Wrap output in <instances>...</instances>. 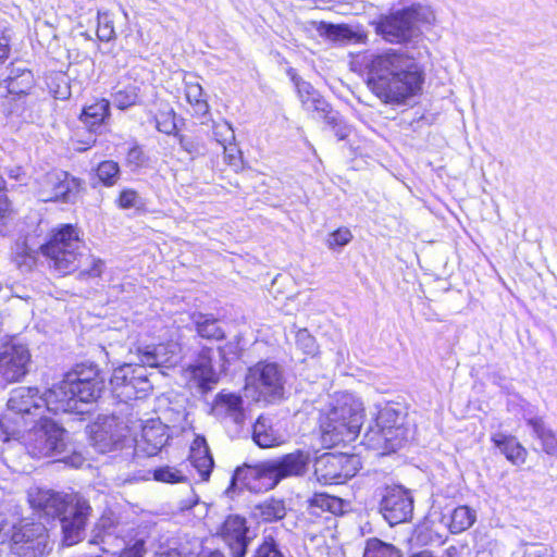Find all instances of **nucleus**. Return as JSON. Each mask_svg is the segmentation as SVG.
<instances>
[{
    "label": "nucleus",
    "mask_w": 557,
    "mask_h": 557,
    "mask_svg": "<svg viewBox=\"0 0 557 557\" xmlns=\"http://www.w3.org/2000/svg\"><path fill=\"white\" fill-rule=\"evenodd\" d=\"M476 519L475 511L468 506H459L454 509L450 516L449 530L454 534L468 530Z\"/></svg>",
    "instance_id": "36"
},
{
    "label": "nucleus",
    "mask_w": 557,
    "mask_h": 557,
    "mask_svg": "<svg viewBox=\"0 0 557 557\" xmlns=\"http://www.w3.org/2000/svg\"><path fill=\"white\" fill-rule=\"evenodd\" d=\"M104 389V380L95 368H90L86 373L74 372L65 374L63 385L57 389V393H72L75 406L96 401ZM55 393V391L53 392Z\"/></svg>",
    "instance_id": "13"
},
{
    "label": "nucleus",
    "mask_w": 557,
    "mask_h": 557,
    "mask_svg": "<svg viewBox=\"0 0 557 557\" xmlns=\"http://www.w3.org/2000/svg\"><path fill=\"white\" fill-rule=\"evenodd\" d=\"M117 203L122 209H131L140 207L143 201L134 189H123L117 199Z\"/></svg>",
    "instance_id": "50"
},
{
    "label": "nucleus",
    "mask_w": 557,
    "mask_h": 557,
    "mask_svg": "<svg viewBox=\"0 0 557 557\" xmlns=\"http://www.w3.org/2000/svg\"><path fill=\"white\" fill-rule=\"evenodd\" d=\"M81 182L63 171H51L37 181V196L41 201L74 202Z\"/></svg>",
    "instance_id": "12"
},
{
    "label": "nucleus",
    "mask_w": 557,
    "mask_h": 557,
    "mask_svg": "<svg viewBox=\"0 0 557 557\" xmlns=\"http://www.w3.org/2000/svg\"><path fill=\"white\" fill-rule=\"evenodd\" d=\"M30 361L28 348L14 341L9 339L0 344V375L8 382H15L22 379L28 371Z\"/></svg>",
    "instance_id": "14"
},
{
    "label": "nucleus",
    "mask_w": 557,
    "mask_h": 557,
    "mask_svg": "<svg viewBox=\"0 0 557 557\" xmlns=\"http://www.w3.org/2000/svg\"><path fill=\"white\" fill-rule=\"evenodd\" d=\"M367 69L369 88L386 103H401L421 89L422 71L406 53L389 50L373 55Z\"/></svg>",
    "instance_id": "1"
},
{
    "label": "nucleus",
    "mask_w": 557,
    "mask_h": 557,
    "mask_svg": "<svg viewBox=\"0 0 557 557\" xmlns=\"http://www.w3.org/2000/svg\"><path fill=\"white\" fill-rule=\"evenodd\" d=\"M198 503V498L196 496H193L190 499L184 502L182 504V509L185 510V509H190L193 508L195 505H197Z\"/></svg>",
    "instance_id": "60"
},
{
    "label": "nucleus",
    "mask_w": 557,
    "mask_h": 557,
    "mask_svg": "<svg viewBox=\"0 0 557 557\" xmlns=\"http://www.w3.org/2000/svg\"><path fill=\"white\" fill-rule=\"evenodd\" d=\"M189 459L191 465L197 469L201 480L207 481L214 462L205 437L197 436L194 440L190 446Z\"/></svg>",
    "instance_id": "26"
},
{
    "label": "nucleus",
    "mask_w": 557,
    "mask_h": 557,
    "mask_svg": "<svg viewBox=\"0 0 557 557\" xmlns=\"http://www.w3.org/2000/svg\"><path fill=\"white\" fill-rule=\"evenodd\" d=\"M168 428L159 420H149L143 426L139 438H136L138 449L148 456H154L168 442Z\"/></svg>",
    "instance_id": "22"
},
{
    "label": "nucleus",
    "mask_w": 557,
    "mask_h": 557,
    "mask_svg": "<svg viewBox=\"0 0 557 557\" xmlns=\"http://www.w3.org/2000/svg\"><path fill=\"white\" fill-rule=\"evenodd\" d=\"M136 354L145 369L147 367L171 368L181 360V346L177 342L169 341L157 345L139 346Z\"/></svg>",
    "instance_id": "17"
},
{
    "label": "nucleus",
    "mask_w": 557,
    "mask_h": 557,
    "mask_svg": "<svg viewBox=\"0 0 557 557\" xmlns=\"http://www.w3.org/2000/svg\"><path fill=\"white\" fill-rule=\"evenodd\" d=\"M169 555H170V556H173V557H177V556H178V553L173 552V553H170Z\"/></svg>",
    "instance_id": "62"
},
{
    "label": "nucleus",
    "mask_w": 557,
    "mask_h": 557,
    "mask_svg": "<svg viewBox=\"0 0 557 557\" xmlns=\"http://www.w3.org/2000/svg\"><path fill=\"white\" fill-rule=\"evenodd\" d=\"M10 54V39L1 35L0 36V67L5 62V60L9 58Z\"/></svg>",
    "instance_id": "57"
},
{
    "label": "nucleus",
    "mask_w": 557,
    "mask_h": 557,
    "mask_svg": "<svg viewBox=\"0 0 557 557\" xmlns=\"http://www.w3.org/2000/svg\"><path fill=\"white\" fill-rule=\"evenodd\" d=\"M363 404L356 396L345 393L335 398L320 416V430L329 446L354 441L363 421Z\"/></svg>",
    "instance_id": "4"
},
{
    "label": "nucleus",
    "mask_w": 557,
    "mask_h": 557,
    "mask_svg": "<svg viewBox=\"0 0 557 557\" xmlns=\"http://www.w3.org/2000/svg\"><path fill=\"white\" fill-rule=\"evenodd\" d=\"M528 425L533 430L534 436L540 441L543 451L557 456V437L552 429L547 428L542 418L528 419Z\"/></svg>",
    "instance_id": "28"
},
{
    "label": "nucleus",
    "mask_w": 557,
    "mask_h": 557,
    "mask_svg": "<svg viewBox=\"0 0 557 557\" xmlns=\"http://www.w3.org/2000/svg\"><path fill=\"white\" fill-rule=\"evenodd\" d=\"M222 148L224 151L225 162H227L230 165H232L234 168H239L242 157H240V151L237 148L235 141H233L230 145H225Z\"/></svg>",
    "instance_id": "55"
},
{
    "label": "nucleus",
    "mask_w": 557,
    "mask_h": 557,
    "mask_svg": "<svg viewBox=\"0 0 557 557\" xmlns=\"http://www.w3.org/2000/svg\"><path fill=\"white\" fill-rule=\"evenodd\" d=\"M345 461L344 455L326 454L320 457L315 462L314 474L322 484H341L342 462Z\"/></svg>",
    "instance_id": "23"
},
{
    "label": "nucleus",
    "mask_w": 557,
    "mask_h": 557,
    "mask_svg": "<svg viewBox=\"0 0 557 557\" xmlns=\"http://www.w3.org/2000/svg\"><path fill=\"white\" fill-rule=\"evenodd\" d=\"M120 175L119 164L114 161H103L97 168V176L107 186H113Z\"/></svg>",
    "instance_id": "40"
},
{
    "label": "nucleus",
    "mask_w": 557,
    "mask_h": 557,
    "mask_svg": "<svg viewBox=\"0 0 557 557\" xmlns=\"http://www.w3.org/2000/svg\"><path fill=\"white\" fill-rule=\"evenodd\" d=\"M5 173L10 180L17 182L22 186H26L29 182L27 171L21 165L8 166Z\"/></svg>",
    "instance_id": "54"
},
{
    "label": "nucleus",
    "mask_w": 557,
    "mask_h": 557,
    "mask_svg": "<svg viewBox=\"0 0 557 557\" xmlns=\"http://www.w3.org/2000/svg\"><path fill=\"white\" fill-rule=\"evenodd\" d=\"M219 536L228 546L232 557H245L252 540L246 519L237 515L228 516L224 520L219 529Z\"/></svg>",
    "instance_id": "18"
},
{
    "label": "nucleus",
    "mask_w": 557,
    "mask_h": 557,
    "mask_svg": "<svg viewBox=\"0 0 557 557\" xmlns=\"http://www.w3.org/2000/svg\"><path fill=\"white\" fill-rule=\"evenodd\" d=\"M153 479L164 483H177L184 480V475L175 468L161 467L153 471Z\"/></svg>",
    "instance_id": "47"
},
{
    "label": "nucleus",
    "mask_w": 557,
    "mask_h": 557,
    "mask_svg": "<svg viewBox=\"0 0 557 557\" xmlns=\"http://www.w3.org/2000/svg\"><path fill=\"white\" fill-rule=\"evenodd\" d=\"M376 32L391 44L409 42L422 34L419 27L413 26L404 9L381 18Z\"/></svg>",
    "instance_id": "15"
},
{
    "label": "nucleus",
    "mask_w": 557,
    "mask_h": 557,
    "mask_svg": "<svg viewBox=\"0 0 557 557\" xmlns=\"http://www.w3.org/2000/svg\"><path fill=\"white\" fill-rule=\"evenodd\" d=\"M141 154H143L141 150L138 147H134V148L129 149L128 154H127V160H128V162L135 163L136 165H138L141 162Z\"/></svg>",
    "instance_id": "59"
},
{
    "label": "nucleus",
    "mask_w": 557,
    "mask_h": 557,
    "mask_svg": "<svg viewBox=\"0 0 557 557\" xmlns=\"http://www.w3.org/2000/svg\"><path fill=\"white\" fill-rule=\"evenodd\" d=\"M492 442L503 455L513 465H522L527 459L525 448L511 435L496 433Z\"/></svg>",
    "instance_id": "27"
},
{
    "label": "nucleus",
    "mask_w": 557,
    "mask_h": 557,
    "mask_svg": "<svg viewBox=\"0 0 557 557\" xmlns=\"http://www.w3.org/2000/svg\"><path fill=\"white\" fill-rule=\"evenodd\" d=\"M213 413L219 418H231L235 423H242L244 413L242 398L232 393H221L216 396L213 407Z\"/></svg>",
    "instance_id": "25"
},
{
    "label": "nucleus",
    "mask_w": 557,
    "mask_h": 557,
    "mask_svg": "<svg viewBox=\"0 0 557 557\" xmlns=\"http://www.w3.org/2000/svg\"><path fill=\"white\" fill-rule=\"evenodd\" d=\"M38 393V388L28 386L11 391L7 412L0 418V426L8 436L18 434L27 422L45 417L42 395Z\"/></svg>",
    "instance_id": "7"
},
{
    "label": "nucleus",
    "mask_w": 557,
    "mask_h": 557,
    "mask_svg": "<svg viewBox=\"0 0 557 557\" xmlns=\"http://www.w3.org/2000/svg\"><path fill=\"white\" fill-rule=\"evenodd\" d=\"M66 431L47 417L23 434V445L36 458L59 455L66 450Z\"/></svg>",
    "instance_id": "9"
},
{
    "label": "nucleus",
    "mask_w": 557,
    "mask_h": 557,
    "mask_svg": "<svg viewBox=\"0 0 557 557\" xmlns=\"http://www.w3.org/2000/svg\"><path fill=\"white\" fill-rule=\"evenodd\" d=\"M137 100L138 88L136 86L125 87L113 95V103L120 110H125L136 104Z\"/></svg>",
    "instance_id": "41"
},
{
    "label": "nucleus",
    "mask_w": 557,
    "mask_h": 557,
    "mask_svg": "<svg viewBox=\"0 0 557 557\" xmlns=\"http://www.w3.org/2000/svg\"><path fill=\"white\" fill-rule=\"evenodd\" d=\"M313 503L333 513L341 508V500L338 498L324 494L315 495Z\"/></svg>",
    "instance_id": "53"
},
{
    "label": "nucleus",
    "mask_w": 557,
    "mask_h": 557,
    "mask_svg": "<svg viewBox=\"0 0 557 557\" xmlns=\"http://www.w3.org/2000/svg\"><path fill=\"white\" fill-rule=\"evenodd\" d=\"M125 436V428L115 419H110L92 428L90 441L96 450L104 454L115 449Z\"/></svg>",
    "instance_id": "20"
},
{
    "label": "nucleus",
    "mask_w": 557,
    "mask_h": 557,
    "mask_svg": "<svg viewBox=\"0 0 557 557\" xmlns=\"http://www.w3.org/2000/svg\"><path fill=\"white\" fill-rule=\"evenodd\" d=\"M213 135L215 140L224 147L225 145H230L235 141V132L232 125L226 122L216 123L213 127Z\"/></svg>",
    "instance_id": "45"
},
{
    "label": "nucleus",
    "mask_w": 557,
    "mask_h": 557,
    "mask_svg": "<svg viewBox=\"0 0 557 557\" xmlns=\"http://www.w3.org/2000/svg\"><path fill=\"white\" fill-rule=\"evenodd\" d=\"M293 81L306 111L313 113L314 117L323 119L329 124L336 123V115L332 112L330 104L310 83L296 77H293Z\"/></svg>",
    "instance_id": "19"
},
{
    "label": "nucleus",
    "mask_w": 557,
    "mask_h": 557,
    "mask_svg": "<svg viewBox=\"0 0 557 557\" xmlns=\"http://www.w3.org/2000/svg\"><path fill=\"white\" fill-rule=\"evenodd\" d=\"M8 543L16 557H42L51 548L46 527L28 519L12 524Z\"/></svg>",
    "instance_id": "10"
},
{
    "label": "nucleus",
    "mask_w": 557,
    "mask_h": 557,
    "mask_svg": "<svg viewBox=\"0 0 557 557\" xmlns=\"http://www.w3.org/2000/svg\"><path fill=\"white\" fill-rule=\"evenodd\" d=\"M109 113L110 102L107 99H99L84 108L81 120L89 127H94L103 123Z\"/></svg>",
    "instance_id": "32"
},
{
    "label": "nucleus",
    "mask_w": 557,
    "mask_h": 557,
    "mask_svg": "<svg viewBox=\"0 0 557 557\" xmlns=\"http://www.w3.org/2000/svg\"><path fill=\"white\" fill-rule=\"evenodd\" d=\"M255 557H290L285 555L278 547L274 539L265 536L263 543L258 547Z\"/></svg>",
    "instance_id": "46"
},
{
    "label": "nucleus",
    "mask_w": 557,
    "mask_h": 557,
    "mask_svg": "<svg viewBox=\"0 0 557 557\" xmlns=\"http://www.w3.org/2000/svg\"><path fill=\"white\" fill-rule=\"evenodd\" d=\"M38 251L26 240H17L13 247L12 258L22 271H29L37 262Z\"/></svg>",
    "instance_id": "33"
},
{
    "label": "nucleus",
    "mask_w": 557,
    "mask_h": 557,
    "mask_svg": "<svg viewBox=\"0 0 557 557\" xmlns=\"http://www.w3.org/2000/svg\"><path fill=\"white\" fill-rule=\"evenodd\" d=\"M28 503L38 512L47 517H61L63 543L72 546L83 537L91 507L79 495L64 496L51 490L30 487Z\"/></svg>",
    "instance_id": "2"
},
{
    "label": "nucleus",
    "mask_w": 557,
    "mask_h": 557,
    "mask_svg": "<svg viewBox=\"0 0 557 557\" xmlns=\"http://www.w3.org/2000/svg\"><path fill=\"white\" fill-rule=\"evenodd\" d=\"M405 414L393 405L385 404L377 408L374 424L364 433V445L383 454L395 451L407 438Z\"/></svg>",
    "instance_id": "6"
},
{
    "label": "nucleus",
    "mask_w": 557,
    "mask_h": 557,
    "mask_svg": "<svg viewBox=\"0 0 557 557\" xmlns=\"http://www.w3.org/2000/svg\"><path fill=\"white\" fill-rule=\"evenodd\" d=\"M285 515L286 507L284 502L281 499H265L255 507V516L265 522L281 520Z\"/></svg>",
    "instance_id": "34"
},
{
    "label": "nucleus",
    "mask_w": 557,
    "mask_h": 557,
    "mask_svg": "<svg viewBox=\"0 0 557 557\" xmlns=\"http://www.w3.org/2000/svg\"><path fill=\"white\" fill-rule=\"evenodd\" d=\"M363 557H400V553L392 544L370 539L367 542Z\"/></svg>",
    "instance_id": "38"
},
{
    "label": "nucleus",
    "mask_w": 557,
    "mask_h": 557,
    "mask_svg": "<svg viewBox=\"0 0 557 557\" xmlns=\"http://www.w3.org/2000/svg\"><path fill=\"white\" fill-rule=\"evenodd\" d=\"M110 384L115 397L124 403L144 398L152 389L147 370L140 363H124L115 368Z\"/></svg>",
    "instance_id": "11"
},
{
    "label": "nucleus",
    "mask_w": 557,
    "mask_h": 557,
    "mask_svg": "<svg viewBox=\"0 0 557 557\" xmlns=\"http://www.w3.org/2000/svg\"><path fill=\"white\" fill-rule=\"evenodd\" d=\"M120 557H143V544H135L133 547L125 549Z\"/></svg>",
    "instance_id": "58"
},
{
    "label": "nucleus",
    "mask_w": 557,
    "mask_h": 557,
    "mask_svg": "<svg viewBox=\"0 0 557 557\" xmlns=\"http://www.w3.org/2000/svg\"><path fill=\"white\" fill-rule=\"evenodd\" d=\"M296 345L306 355H315L318 351L315 338L308 332L307 329L298 330L296 333Z\"/></svg>",
    "instance_id": "44"
},
{
    "label": "nucleus",
    "mask_w": 557,
    "mask_h": 557,
    "mask_svg": "<svg viewBox=\"0 0 557 557\" xmlns=\"http://www.w3.org/2000/svg\"><path fill=\"white\" fill-rule=\"evenodd\" d=\"M33 86V74L30 71L23 70L16 76H10L7 81V89L9 94L24 95Z\"/></svg>",
    "instance_id": "39"
},
{
    "label": "nucleus",
    "mask_w": 557,
    "mask_h": 557,
    "mask_svg": "<svg viewBox=\"0 0 557 557\" xmlns=\"http://www.w3.org/2000/svg\"><path fill=\"white\" fill-rule=\"evenodd\" d=\"M97 36L101 41H110L115 38L113 20L108 12H98Z\"/></svg>",
    "instance_id": "42"
},
{
    "label": "nucleus",
    "mask_w": 557,
    "mask_h": 557,
    "mask_svg": "<svg viewBox=\"0 0 557 557\" xmlns=\"http://www.w3.org/2000/svg\"><path fill=\"white\" fill-rule=\"evenodd\" d=\"M352 239V234L349 228L341 227L333 233L330 234L326 245L330 249H334L336 247H343L350 243Z\"/></svg>",
    "instance_id": "48"
},
{
    "label": "nucleus",
    "mask_w": 557,
    "mask_h": 557,
    "mask_svg": "<svg viewBox=\"0 0 557 557\" xmlns=\"http://www.w3.org/2000/svg\"><path fill=\"white\" fill-rule=\"evenodd\" d=\"M476 557H491V556L487 554H482V555H478Z\"/></svg>",
    "instance_id": "63"
},
{
    "label": "nucleus",
    "mask_w": 557,
    "mask_h": 557,
    "mask_svg": "<svg viewBox=\"0 0 557 557\" xmlns=\"http://www.w3.org/2000/svg\"><path fill=\"white\" fill-rule=\"evenodd\" d=\"M325 35L334 41H355L359 42L363 39V35L355 32L347 25H326Z\"/></svg>",
    "instance_id": "37"
},
{
    "label": "nucleus",
    "mask_w": 557,
    "mask_h": 557,
    "mask_svg": "<svg viewBox=\"0 0 557 557\" xmlns=\"http://www.w3.org/2000/svg\"><path fill=\"white\" fill-rule=\"evenodd\" d=\"M156 125L159 132L173 135L176 132L175 113L172 109L160 112L156 116Z\"/></svg>",
    "instance_id": "43"
},
{
    "label": "nucleus",
    "mask_w": 557,
    "mask_h": 557,
    "mask_svg": "<svg viewBox=\"0 0 557 557\" xmlns=\"http://www.w3.org/2000/svg\"><path fill=\"white\" fill-rule=\"evenodd\" d=\"M83 246L79 230L64 224L51 232L49 240L40 246V251L51 270L59 275H67L79 268Z\"/></svg>",
    "instance_id": "5"
},
{
    "label": "nucleus",
    "mask_w": 557,
    "mask_h": 557,
    "mask_svg": "<svg viewBox=\"0 0 557 557\" xmlns=\"http://www.w3.org/2000/svg\"><path fill=\"white\" fill-rule=\"evenodd\" d=\"M245 396L253 401L273 403L283 397L284 381L280 367L274 362H258L248 369Z\"/></svg>",
    "instance_id": "8"
},
{
    "label": "nucleus",
    "mask_w": 557,
    "mask_h": 557,
    "mask_svg": "<svg viewBox=\"0 0 557 557\" xmlns=\"http://www.w3.org/2000/svg\"><path fill=\"white\" fill-rule=\"evenodd\" d=\"M253 441L262 448L278 446L284 438L272 429L267 418L260 417L253 425Z\"/></svg>",
    "instance_id": "29"
},
{
    "label": "nucleus",
    "mask_w": 557,
    "mask_h": 557,
    "mask_svg": "<svg viewBox=\"0 0 557 557\" xmlns=\"http://www.w3.org/2000/svg\"><path fill=\"white\" fill-rule=\"evenodd\" d=\"M62 385L63 380L54 384L42 395L45 412H83V410L78 406H75V400L74 397L72 396V393H53L54 391L57 392V389H59Z\"/></svg>",
    "instance_id": "24"
},
{
    "label": "nucleus",
    "mask_w": 557,
    "mask_h": 557,
    "mask_svg": "<svg viewBox=\"0 0 557 557\" xmlns=\"http://www.w3.org/2000/svg\"><path fill=\"white\" fill-rule=\"evenodd\" d=\"M359 459L356 456H345L341 471L342 483L356 475L359 470Z\"/></svg>",
    "instance_id": "52"
},
{
    "label": "nucleus",
    "mask_w": 557,
    "mask_h": 557,
    "mask_svg": "<svg viewBox=\"0 0 557 557\" xmlns=\"http://www.w3.org/2000/svg\"><path fill=\"white\" fill-rule=\"evenodd\" d=\"M211 352L209 348L202 349L195 362L184 371L185 376L202 391L211 388V385L215 384L219 379L211 364Z\"/></svg>",
    "instance_id": "21"
},
{
    "label": "nucleus",
    "mask_w": 557,
    "mask_h": 557,
    "mask_svg": "<svg viewBox=\"0 0 557 557\" xmlns=\"http://www.w3.org/2000/svg\"><path fill=\"white\" fill-rule=\"evenodd\" d=\"M193 320L196 325L197 333L208 339H222L224 337V332L220 327L216 319L212 318L208 314H194Z\"/></svg>",
    "instance_id": "35"
},
{
    "label": "nucleus",
    "mask_w": 557,
    "mask_h": 557,
    "mask_svg": "<svg viewBox=\"0 0 557 557\" xmlns=\"http://www.w3.org/2000/svg\"><path fill=\"white\" fill-rule=\"evenodd\" d=\"M185 98L195 115L203 116L209 112V103L198 82H185Z\"/></svg>",
    "instance_id": "31"
},
{
    "label": "nucleus",
    "mask_w": 557,
    "mask_h": 557,
    "mask_svg": "<svg viewBox=\"0 0 557 557\" xmlns=\"http://www.w3.org/2000/svg\"><path fill=\"white\" fill-rule=\"evenodd\" d=\"M309 460L308 453L296 450L281 458L270 460L260 468H237L232 476L230 488H272L285 478L304 474Z\"/></svg>",
    "instance_id": "3"
},
{
    "label": "nucleus",
    "mask_w": 557,
    "mask_h": 557,
    "mask_svg": "<svg viewBox=\"0 0 557 557\" xmlns=\"http://www.w3.org/2000/svg\"><path fill=\"white\" fill-rule=\"evenodd\" d=\"M104 270V262L100 258L95 256L89 257V265L87 269H84L79 272V278H96L100 277Z\"/></svg>",
    "instance_id": "49"
},
{
    "label": "nucleus",
    "mask_w": 557,
    "mask_h": 557,
    "mask_svg": "<svg viewBox=\"0 0 557 557\" xmlns=\"http://www.w3.org/2000/svg\"><path fill=\"white\" fill-rule=\"evenodd\" d=\"M380 511L391 525L406 522L413 511L412 497L401 486L386 487L380 503Z\"/></svg>",
    "instance_id": "16"
},
{
    "label": "nucleus",
    "mask_w": 557,
    "mask_h": 557,
    "mask_svg": "<svg viewBox=\"0 0 557 557\" xmlns=\"http://www.w3.org/2000/svg\"><path fill=\"white\" fill-rule=\"evenodd\" d=\"M12 530V524H9L4 516L0 512V544L8 543Z\"/></svg>",
    "instance_id": "56"
},
{
    "label": "nucleus",
    "mask_w": 557,
    "mask_h": 557,
    "mask_svg": "<svg viewBox=\"0 0 557 557\" xmlns=\"http://www.w3.org/2000/svg\"><path fill=\"white\" fill-rule=\"evenodd\" d=\"M409 20L413 22V26L430 28L437 22L436 13L433 8L426 3H412L409 7L404 8Z\"/></svg>",
    "instance_id": "30"
},
{
    "label": "nucleus",
    "mask_w": 557,
    "mask_h": 557,
    "mask_svg": "<svg viewBox=\"0 0 557 557\" xmlns=\"http://www.w3.org/2000/svg\"><path fill=\"white\" fill-rule=\"evenodd\" d=\"M5 181L0 175V232L2 231V227L5 223V220L11 215L12 213V206L11 202L5 194H3V190L5 189Z\"/></svg>",
    "instance_id": "51"
},
{
    "label": "nucleus",
    "mask_w": 557,
    "mask_h": 557,
    "mask_svg": "<svg viewBox=\"0 0 557 557\" xmlns=\"http://www.w3.org/2000/svg\"><path fill=\"white\" fill-rule=\"evenodd\" d=\"M411 557H435L430 550H422L417 554H413Z\"/></svg>",
    "instance_id": "61"
}]
</instances>
